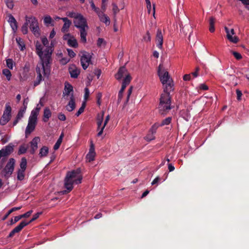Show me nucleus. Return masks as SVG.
<instances>
[{
	"instance_id": "44",
	"label": "nucleus",
	"mask_w": 249,
	"mask_h": 249,
	"mask_svg": "<svg viewBox=\"0 0 249 249\" xmlns=\"http://www.w3.org/2000/svg\"><path fill=\"white\" fill-rule=\"evenodd\" d=\"M5 3L7 7L10 9H13L14 4L13 0H5Z\"/></svg>"
},
{
	"instance_id": "14",
	"label": "nucleus",
	"mask_w": 249,
	"mask_h": 249,
	"mask_svg": "<svg viewBox=\"0 0 249 249\" xmlns=\"http://www.w3.org/2000/svg\"><path fill=\"white\" fill-rule=\"evenodd\" d=\"M29 223L26 221L21 222L18 226L15 227L9 233V237H13L16 233L19 232L26 226L28 225Z\"/></svg>"
},
{
	"instance_id": "21",
	"label": "nucleus",
	"mask_w": 249,
	"mask_h": 249,
	"mask_svg": "<svg viewBox=\"0 0 249 249\" xmlns=\"http://www.w3.org/2000/svg\"><path fill=\"white\" fill-rule=\"evenodd\" d=\"M131 80V77L130 75H127L126 77H124L122 83L121 89L119 92L123 93L124 90L125 89L126 87L129 85Z\"/></svg>"
},
{
	"instance_id": "20",
	"label": "nucleus",
	"mask_w": 249,
	"mask_h": 249,
	"mask_svg": "<svg viewBox=\"0 0 249 249\" xmlns=\"http://www.w3.org/2000/svg\"><path fill=\"white\" fill-rule=\"evenodd\" d=\"M131 80V77L130 75H127L126 77H124L122 83L121 89L119 92L123 93L124 90L125 89L126 87L129 85Z\"/></svg>"
},
{
	"instance_id": "42",
	"label": "nucleus",
	"mask_w": 249,
	"mask_h": 249,
	"mask_svg": "<svg viewBox=\"0 0 249 249\" xmlns=\"http://www.w3.org/2000/svg\"><path fill=\"white\" fill-rule=\"evenodd\" d=\"M27 150V147L26 146L25 144L20 145L19 148L18 154L19 155L24 154L26 153Z\"/></svg>"
},
{
	"instance_id": "34",
	"label": "nucleus",
	"mask_w": 249,
	"mask_h": 249,
	"mask_svg": "<svg viewBox=\"0 0 249 249\" xmlns=\"http://www.w3.org/2000/svg\"><path fill=\"white\" fill-rule=\"evenodd\" d=\"M25 177V171L18 169L17 172V179L18 180L22 181Z\"/></svg>"
},
{
	"instance_id": "63",
	"label": "nucleus",
	"mask_w": 249,
	"mask_h": 249,
	"mask_svg": "<svg viewBox=\"0 0 249 249\" xmlns=\"http://www.w3.org/2000/svg\"><path fill=\"white\" fill-rule=\"evenodd\" d=\"M92 9L96 13L98 16V17H99V15L100 16L103 13V12H102L99 8L96 7V6Z\"/></svg>"
},
{
	"instance_id": "47",
	"label": "nucleus",
	"mask_w": 249,
	"mask_h": 249,
	"mask_svg": "<svg viewBox=\"0 0 249 249\" xmlns=\"http://www.w3.org/2000/svg\"><path fill=\"white\" fill-rule=\"evenodd\" d=\"M155 134H153L150 131H149V133L144 137V139L147 141H151L155 139Z\"/></svg>"
},
{
	"instance_id": "52",
	"label": "nucleus",
	"mask_w": 249,
	"mask_h": 249,
	"mask_svg": "<svg viewBox=\"0 0 249 249\" xmlns=\"http://www.w3.org/2000/svg\"><path fill=\"white\" fill-rule=\"evenodd\" d=\"M41 214L42 212H38L35 213V214L33 215L32 218L29 222H27V223H29V224L30 223L37 219L39 217V215H41Z\"/></svg>"
},
{
	"instance_id": "54",
	"label": "nucleus",
	"mask_w": 249,
	"mask_h": 249,
	"mask_svg": "<svg viewBox=\"0 0 249 249\" xmlns=\"http://www.w3.org/2000/svg\"><path fill=\"white\" fill-rule=\"evenodd\" d=\"M20 219H21L20 215L16 216L14 217V219H11L10 221V224L13 225L18 222Z\"/></svg>"
},
{
	"instance_id": "60",
	"label": "nucleus",
	"mask_w": 249,
	"mask_h": 249,
	"mask_svg": "<svg viewBox=\"0 0 249 249\" xmlns=\"http://www.w3.org/2000/svg\"><path fill=\"white\" fill-rule=\"evenodd\" d=\"M89 91L88 88L85 89L84 99L85 101L87 100L89 96Z\"/></svg>"
},
{
	"instance_id": "37",
	"label": "nucleus",
	"mask_w": 249,
	"mask_h": 249,
	"mask_svg": "<svg viewBox=\"0 0 249 249\" xmlns=\"http://www.w3.org/2000/svg\"><path fill=\"white\" fill-rule=\"evenodd\" d=\"M53 22L52 18L50 16H46L44 18V23L46 26H48L50 24L53 25L52 23Z\"/></svg>"
},
{
	"instance_id": "49",
	"label": "nucleus",
	"mask_w": 249,
	"mask_h": 249,
	"mask_svg": "<svg viewBox=\"0 0 249 249\" xmlns=\"http://www.w3.org/2000/svg\"><path fill=\"white\" fill-rule=\"evenodd\" d=\"M108 0H102L101 9L103 13L106 11L107 6V2Z\"/></svg>"
},
{
	"instance_id": "55",
	"label": "nucleus",
	"mask_w": 249,
	"mask_h": 249,
	"mask_svg": "<svg viewBox=\"0 0 249 249\" xmlns=\"http://www.w3.org/2000/svg\"><path fill=\"white\" fill-rule=\"evenodd\" d=\"M231 53L237 60H240L242 58L241 54L238 52L232 51Z\"/></svg>"
},
{
	"instance_id": "58",
	"label": "nucleus",
	"mask_w": 249,
	"mask_h": 249,
	"mask_svg": "<svg viewBox=\"0 0 249 249\" xmlns=\"http://www.w3.org/2000/svg\"><path fill=\"white\" fill-rule=\"evenodd\" d=\"M105 45V41L104 39L99 38H98L97 42V45L98 47H101L102 45Z\"/></svg>"
},
{
	"instance_id": "43",
	"label": "nucleus",
	"mask_w": 249,
	"mask_h": 249,
	"mask_svg": "<svg viewBox=\"0 0 249 249\" xmlns=\"http://www.w3.org/2000/svg\"><path fill=\"white\" fill-rule=\"evenodd\" d=\"M28 22H27L25 20V22L24 23V24L22 25L21 27V31L22 33L24 35L27 34L28 32Z\"/></svg>"
},
{
	"instance_id": "18",
	"label": "nucleus",
	"mask_w": 249,
	"mask_h": 249,
	"mask_svg": "<svg viewBox=\"0 0 249 249\" xmlns=\"http://www.w3.org/2000/svg\"><path fill=\"white\" fill-rule=\"evenodd\" d=\"M61 19L64 22L62 28H61V32L63 33H67L71 24V22L67 18H61Z\"/></svg>"
},
{
	"instance_id": "40",
	"label": "nucleus",
	"mask_w": 249,
	"mask_h": 249,
	"mask_svg": "<svg viewBox=\"0 0 249 249\" xmlns=\"http://www.w3.org/2000/svg\"><path fill=\"white\" fill-rule=\"evenodd\" d=\"M2 73L6 77V78L8 81L11 79L12 74L10 71L8 69H3L2 70Z\"/></svg>"
},
{
	"instance_id": "27",
	"label": "nucleus",
	"mask_w": 249,
	"mask_h": 249,
	"mask_svg": "<svg viewBox=\"0 0 249 249\" xmlns=\"http://www.w3.org/2000/svg\"><path fill=\"white\" fill-rule=\"evenodd\" d=\"M73 90L72 86L69 83H65L64 91L63 92L64 95H69L71 91Z\"/></svg>"
},
{
	"instance_id": "28",
	"label": "nucleus",
	"mask_w": 249,
	"mask_h": 249,
	"mask_svg": "<svg viewBox=\"0 0 249 249\" xmlns=\"http://www.w3.org/2000/svg\"><path fill=\"white\" fill-rule=\"evenodd\" d=\"M49 153V148L46 146H43L39 150V156L40 158H43L47 156Z\"/></svg>"
},
{
	"instance_id": "6",
	"label": "nucleus",
	"mask_w": 249,
	"mask_h": 249,
	"mask_svg": "<svg viewBox=\"0 0 249 249\" xmlns=\"http://www.w3.org/2000/svg\"><path fill=\"white\" fill-rule=\"evenodd\" d=\"M12 108L9 103H6L3 115L0 120V124L2 125L6 124L10 120Z\"/></svg>"
},
{
	"instance_id": "31",
	"label": "nucleus",
	"mask_w": 249,
	"mask_h": 249,
	"mask_svg": "<svg viewBox=\"0 0 249 249\" xmlns=\"http://www.w3.org/2000/svg\"><path fill=\"white\" fill-rule=\"evenodd\" d=\"M109 119H110V116L109 115H108L106 117V119L104 121V125L101 127L100 131H99V132L97 134V136L99 137V136H101L106 125L107 124L108 121L109 120Z\"/></svg>"
},
{
	"instance_id": "24",
	"label": "nucleus",
	"mask_w": 249,
	"mask_h": 249,
	"mask_svg": "<svg viewBox=\"0 0 249 249\" xmlns=\"http://www.w3.org/2000/svg\"><path fill=\"white\" fill-rule=\"evenodd\" d=\"M51 116L52 112L50 108L48 107H45L43 111V121L45 123L47 122Z\"/></svg>"
},
{
	"instance_id": "13",
	"label": "nucleus",
	"mask_w": 249,
	"mask_h": 249,
	"mask_svg": "<svg viewBox=\"0 0 249 249\" xmlns=\"http://www.w3.org/2000/svg\"><path fill=\"white\" fill-rule=\"evenodd\" d=\"M40 139L38 137H35L30 142L31 149H30V153L31 154H35V152L38 148V143L40 142Z\"/></svg>"
},
{
	"instance_id": "8",
	"label": "nucleus",
	"mask_w": 249,
	"mask_h": 249,
	"mask_svg": "<svg viewBox=\"0 0 249 249\" xmlns=\"http://www.w3.org/2000/svg\"><path fill=\"white\" fill-rule=\"evenodd\" d=\"M91 56L89 53L84 52L81 59L80 61L84 70H86L89 66L91 61Z\"/></svg>"
},
{
	"instance_id": "56",
	"label": "nucleus",
	"mask_w": 249,
	"mask_h": 249,
	"mask_svg": "<svg viewBox=\"0 0 249 249\" xmlns=\"http://www.w3.org/2000/svg\"><path fill=\"white\" fill-rule=\"evenodd\" d=\"M28 102H29V99L28 98L25 99L23 101V107L21 108L26 110L27 109V107Z\"/></svg>"
},
{
	"instance_id": "4",
	"label": "nucleus",
	"mask_w": 249,
	"mask_h": 249,
	"mask_svg": "<svg viewBox=\"0 0 249 249\" xmlns=\"http://www.w3.org/2000/svg\"><path fill=\"white\" fill-rule=\"evenodd\" d=\"M73 23L74 26L79 30L81 41L86 43L87 42V32L89 29L87 19L81 14H80L73 20Z\"/></svg>"
},
{
	"instance_id": "22",
	"label": "nucleus",
	"mask_w": 249,
	"mask_h": 249,
	"mask_svg": "<svg viewBox=\"0 0 249 249\" xmlns=\"http://www.w3.org/2000/svg\"><path fill=\"white\" fill-rule=\"evenodd\" d=\"M25 111V110L20 108L15 120L13 122V126L16 125L18 123L19 121L23 117Z\"/></svg>"
},
{
	"instance_id": "46",
	"label": "nucleus",
	"mask_w": 249,
	"mask_h": 249,
	"mask_svg": "<svg viewBox=\"0 0 249 249\" xmlns=\"http://www.w3.org/2000/svg\"><path fill=\"white\" fill-rule=\"evenodd\" d=\"M85 107H86V103H85V102H84L82 103L81 107L78 109V111L76 113L75 115L76 116H79L82 113H83L84 112Z\"/></svg>"
},
{
	"instance_id": "2",
	"label": "nucleus",
	"mask_w": 249,
	"mask_h": 249,
	"mask_svg": "<svg viewBox=\"0 0 249 249\" xmlns=\"http://www.w3.org/2000/svg\"><path fill=\"white\" fill-rule=\"evenodd\" d=\"M158 75L161 83L165 86L164 92L161 95L159 105L160 112L161 114H164L165 111L171 109L170 92L173 89V84L168 72L163 70V66L161 64L159 66Z\"/></svg>"
},
{
	"instance_id": "29",
	"label": "nucleus",
	"mask_w": 249,
	"mask_h": 249,
	"mask_svg": "<svg viewBox=\"0 0 249 249\" xmlns=\"http://www.w3.org/2000/svg\"><path fill=\"white\" fill-rule=\"evenodd\" d=\"M104 116V112L103 111L101 113L98 114L97 117V124L98 125V129H99L101 127L102 122Z\"/></svg>"
},
{
	"instance_id": "7",
	"label": "nucleus",
	"mask_w": 249,
	"mask_h": 249,
	"mask_svg": "<svg viewBox=\"0 0 249 249\" xmlns=\"http://www.w3.org/2000/svg\"><path fill=\"white\" fill-rule=\"evenodd\" d=\"M15 164V160L13 158H10L2 170L3 176L6 178H9L13 173Z\"/></svg>"
},
{
	"instance_id": "16",
	"label": "nucleus",
	"mask_w": 249,
	"mask_h": 249,
	"mask_svg": "<svg viewBox=\"0 0 249 249\" xmlns=\"http://www.w3.org/2000/svg\"><path fill=\"white\" fill-rule=\"evenodd\" d=\"M127 75H130L128 73L127 69L124 67H122L119 69L115 77L117 80H120L124 76L125 77Z\"/></svg>"
},
{
	"instance_id": "48",
	"label": "nucleus",
	"mask_w": 249,
	"mask_h": 249,
	"mask_svg": "<svg viewBox=\"0 0 249 249\" xmlns=\"http://www.w3.org/2000/svg\"><path fill=\"white\" fill-rule=\"evenodd\" d=\"M112 5L113 6L112 10L113 12L114 18H116V15L119 12L120 9H119L117 5L115 3H113L112 4Z\"/></svg>"
},
{
	"instance_id": "41",
	"label": "nucleus",
	"mask_w": 249,
	"mask_h": 249,
	"mask_svg": "<svg viewBox=\"0 0 249 249\" xmlns=\"http://www.w3.org/2000/svg\"><path fill=\"white\" fill-rule=\"evenodd\" d=\"M172 118L171 117H168L166 119H164L160 124V126L169 124L172 121Z\"/></svg>"
},
{
	"instance_id": "53",
	"label": "nucleus",
	"mask_w": 249,
	"mask_h": 249,
	"mask_svg": "<svg viewBox=\"0 0 249 249\" xmlns=\"http://www.w3.org/2000/svg\"><path fill=\"white\" fill-rule=\"evenodd\" d=\"M151 39V35L149 31L146 32L145 36H143V40L145 42H150Z\"/></svg>"
},
{
	"instance_id": "11",
	"label": "nucleus",
	"mask_w": 249,
	"mask_h": 249,
	"mask_svg": "<svg viewBox=\"0 0 249 249\" xmlns=\"http://www.w3.org/2000/svg\"><path fill=\"white\" fill-rule=\"evenodd\" d=\"M155 40L158 48L160 50H162L163 42V34L160 29H158L157 31Z\"/></svg>"
},
{
	"instance_id": "50",
	"label": "nucleus",
	"mask_w": 249,
	"mask_h": 249,
	"mask_svg": "<svg viewBox=\"0 0 249 249\" xmlns=\"http://www.w3.org/2000/svg\"><path fill=\"white\" fill-rule=\"evenodd\" d=\"M159 126H160V124L155 123L154 124H153L152 126L149 131H150L153 134H155L156 132L157 129H158V128Z\"/></svg>"
},
{
	"instance_id": "38",
	"label": "nucleus",
	"mask_w": 249,
	"mask_h": 249,
	"mask_svg": "<svg viewBox=\"0 0 249 249\" xmlns=\"http://www.w3.org/2000/svg\"><path fill=\"white\" fill-rule=\"evenodd\" d=\"M27 167V160L25 158H22L20 163V170L25 171Z\"/></svg>"
},
{
	"instance_id": "12",
	"label": "nucleus",
	"mask_w": 249,
	"mask_h": 249,
	"mask_svg": "<svg viewBox=\"0 0 249 249\" xmlns=\"http://www.w3.org/2000/svg\"><path fill=\"white\" fill-rule=\"evenodd\" d=\"M14 145L12 143H10L6 146L4 148L0 150V159L2 157H6L9 155L14 150Z\"/></svg>"
},
{
	"instance_id": "1",
	"label": "nucleus",
	"mask_w": 249,
	"mask_h": 249,
	"mask_svg": "<svg viewBox=\"0 0 249 249\" xmlns=\"http://www.w3.org/2000/svg\"><path fill=\"white\" fill-rule=\"evenodd\" d=\"M42 50L43 47L39 43H37L36 53L40 58V62L37 65L36 69L37 77L34 83V87L38 86L44 80L43 75L48 77L50 73L53 49L51 47H49L44 52H43Z\"/></svg>"
},
{
	"instance_id": "33",
	"label": "nucleus",
	"mask_w": 249,
	"mask_h": 249,
	"mask_svg": "<svg viewBox=\"0 0 249 249\" xmlns=\"http://www.w3.org/2000/svg\"><path fill=\"white\" fill-rule=\"evenodd\" d=\"M16 40L19 47L20 50L23 51L25 48V46L22 39L20 37H17Z\"/></svg>"
},
{
	"instance_id": "32",
	"label": "nucleus",
	"mask_w": 249,
	"mask_h": 249,
	"mask_svg": "<svg viewBox=\"0 0 249 249\" xmlns=\"http://www.w3.org/2000/svg\"><path fill=\"white\" fill-rule=\"evenodd\" d=\"M214 23H215V18L213 17H211L210 18V20H209V24H210L209 31L211 33H213L214 32V30H215Z\"/></svg>"
},
{
	"instance_id": "45",
	"label": "nucleus",
	"mask_w": 249,
	"mask_h": 249,
	"mask_svg": "<svg viewBox=\"0 0 249 249\" xmlns=\"http://www.w3.org/2000/svg\"><path fill=\"white\" fill-rule=\"evenodd\" d=\"M80 13H75L74 12H68L67 13V15L71 18H73L75 19L77 17H78Z\"/></svg>"
},
{
	"instance_id": "17",
	"label": "nucleus",
	"mask_w": 249,
	"mask_h": 249,
	"mask_svg": "<svg viewBox=\"0 0 249 249\" xmlns=\"http://www.w3.org/2000/svg\"><path fill=\"white\" fill-rule=\"evenodd\" d=\"M8 22L10 24L13 32L15 33L18 30V23L15 18L11 14L8 15Z\"/></svg>"
},
{
	"instance_id": "61",
	"label": "nucleus",
	"mask_w": 249,
	"mask_h": 249,
	"mask_svg": "<svg viewBox=\"0 0 249 249\" xmlns=\"http://www.w3.org/2000/svg\"><path fill=\"white\" fill-rule=\"evenodd\" d=\"M33 213V211L31 210V211H29L26 212V213H25L23 214H21L20 215L21 218H24V217H28L29 216H30V215L31 214V213Z\"/></svg>"
},
{
	"instance_id": "59",
	"label": "nucleus",
	"mask_w": 249,
	"mask_h": 249,
	"mask_svg": "<svg viewBox=\"0 0 249 249\" xmlns=\"http://www.w3.org/2000/svg\"><path fill=\"white\" fill-rule=\"evenodd\" d=\"M67 50L68 53V55L70 57L72 58L75 56V53L72 50L70 49H67Z\"/></svg>"
},
{
	"instance_id": "51",
	"label": "nucleus",
	"mask_w": 249,
	"mask_h": 249,
	"mask_svg": "<svg viewBox=\"0 0 249 249\" xmlns=\"http://www.w3.org/2000/svg\"><path fill=\"white\" fill-rule=\"evenodd\" d=\"M6 66L10 69L13 68V61L12 59H7L6 60Z\"/></svg>"
},
{
	"instance_id": "35",
	"label": "nucleus",
	"mask_w": 249,
	"mask_h": 249,
	"mask_svg": "<svg viewBox=\"0 0 249 249\" xmlns=\"http://www.w3.org/2000/svg\"><path fill=\"white\" fill-rule=\"evenodd\" d=\"M41 42L43 45H42L39 42L37 41L36 42V45L37 43H39L43 47V51H44L45 48H46V46H48L49 42L48 39L46 37H42L41 38Z\"/></svg>"
},
{
	"instance_id": "10",
	"label": "nucleus",
	"mask_w": 249,
	"mask_h": 249,
	"mask_svg": "<svg viewBox=\"0 0 249 249\" xmlns=\"http://www.w3.org/2000/svg\"><path fill=\"white\" fill-rule=\"evenodd\" d=\"M225 32L227 34V38L231 42L236 43L238 42L239 39L237 36H234L235 34L234 30L233 29H231L230 30L227 27L224 28Z\"/></svg>"
},
{
	"instance_id": "30",
	"label": "nucleus",
	"mask_w": 249,
	"mask_h": 249,
	"mask_svg": "<svg viewBox=\"0 0 249 249\" xmlns=\"http://www.w3.org/2000/svg\"><path fill=\"white\" fill-rule=\"evenodd\" d=\"M67 43L69 46L71 47L77 48L78 47L77 40L74 37V36H73L71 39H69Z\"/></svg>"
},
{
	"instance_id": "62",
	"label": "nucleus",
	"mask_w": 249,
	"mask_h": 249,
	"mask_svg": "<svg viewBox=\"0 0 249 249\" xmlns=\"http://www.w3.org/2000/svg\"><path fill=\"white\" fill-rule=\"evenodd\" d=\"M58 118L61 121H64L66 119V116L62 113H60L58 115Z\"/></svg>"
},
{
	"instance_id": "36",
	"label": "nucleus",
	"mask_w": 249,
	"mask_h": 249,
	"mask_svg": "<svg viewBox=\"0 0 249 249\" xmlns=\"http://www.w3.org/2000/svg\"><path fill=\"white\" fill-rule=\"evenodd\" d=\"M22 208L21 206L18 207H14L11 209L7 213L4 215V216L3 217L2 220H5L8 216L10 214H12V213H13L14 211H18L20 210Z\"/></svg>"
},
{
	"instance_id": "57",
	"label": "nucleus",
	"mask_w": 249,
	"mask_h": 249,
	"mask_svg": "<svg viewBox=\"0 0 249 249\" xmlns=\"http://www.w3.org/2000/svg\"><path fill=\"white\" fill-rule=\"evenodd\" d=\"M73 37V36H72L69 33H68V34H65L63 36V39L64 40H67V42H68V40L69 39H71V38H72V37Z\"/></svg>"
},
{
	"instance_id": "25",
	"label": "nucleus",
	"mask_w": 249,
	"mask_h": 249,
	"mask_svg": "<svg viewBox=\"0 0 249 249\" xmlns=\"http://www.w3.org/2000/svg\"><path fill=\"white\" fill-rule=\"evenodd\" d=\"M75 107V104L74 101V98L73 95L72 94L71 98L70 100L66 106V109L69 111H72Z\"/></svg>"
},
{
	"instance_id": "15",
	"label": "nucleus",
	"mask_w": 249,
	"mask_h": 249,
	"mask_svg": "<svg viewBox=\"0 0 249 249\" xmlns=\"http://www.w3.org/2000/svg\"><path fill=\"white\" fill-rule=\"evenodd\" d=\"M96 155V153L95 152L94 146L93 143H91L89 153L87 154L86 156V160L88 162H91L93 161L95 159V157Z\"/></svg>"
},
{
	"instance_id": "39",
	"label": "nucleus",
	"mask_w": 249,
	"mask_h": 249,
	"mask_svg": "<svg viewBox=\"0 0 249 249\" xmlns=\"http://www.w3.org/2000/svg\"><path fill=\"white\" fill-rule=\"evenodd\" d=\"M63 137V134H61V135L60 136L59 139L57 140L56 142L55 143V144L53 146V149L55 150H57L59 148L60 145L62 142Z\"/></svg>"
},
{
	"instance_id": "5",
	"label": "nucleus",
	"mask_w": 249,
	"mask_h": 249,
	"mask_svg": "<svg viewBox=\"0 0 249 249\" xmlns=\"http://www.w3.org/2000/svg\"><path fill=\"white\" fill-rule=\"evenodd\" d=\"M25 20L28 22L30 30L35 35H39V28L37 19L33 16L25 17Z\"/></svg>"
},
{
	"instance_id": "64",
	"label": "nucleus",
	"mask_w": 249,
	"mask_h": 249,
	"mask_svg": "<svg viewBox=\"0 0 249 249\" xmlns=\"http://www.w3.org/2000/svg\"><path fill=\"white\" fill-rule=\"evenodd\" d=\"M199 89L206 90L208 89V87L205 84H201L199 86Z\"/></svg>"
},
{
	"instance_id": "3",
	"label": "nucleus",
	"mask_w": 249,
	"mask_h": 249,
	"mask_svg": "<svg viewBox=\"0 0 249 249\" xmlns=\"http://www.w3.org/2000/svg\"><path fill=\"white\" fill-rule=\"evenodd\" d=\"M82 180V176L80 168L68 172L64 179V186L67 190L64 191L63 193L66 194L71 192L73 188V184H80Z\"/></svg>"
},
{
	"instance_id": "9",
	"label": "nucleus",
	"mask_w": 249,
	"mask_h": 249,
	"mask_svg": "<svg viewBox=\"0 0 249 249\" xmlns=\"http://www.w3.org/2000/svg\"><path fill=\"white\" fill-rule=\"evenodd\" d=\"M37 118L30 116L29 118L28 125L26 128L25 134H30L35 128Z\"/></svg>"
},
{
	"instance_id": "23",
	"label": "nucleus",
	"mask_w": 249,
	"mask_h": 249,
	"mask_svg": "<svg viewBox=\"0 0 249 249\" xmlns=\"http://www.w3.org/2000/svg\"><path fill=\"white\" fill-rule=\"evenodd\" d=\"M43 106V104L40 101L39 104H37L36 107L31 111L30 116L37 118L41 107Z\"/></svg>"
},
{
	"instance_id": "26",
	"label": "nucleus",
	"mask_w": 249,
	"mask_h": 249,
	"mask_svg": "<svg viewBox=\"0 0 249 249\" xmlns=\"http://www.w3.org/2000/svg\"><path fill=\"white\" fill-rule=\"evenodd\" d=\"M99 18L101 22L106 24V25H109L110 23L109 18L104 13H103L100 16L99 15Z\"/></svg>"
},
{
	"instance_id": "19",
	"label": "nucleus",
	"mask_w": 249,
	"mask_h": 249,
	"mask_svg": "<svg viewBox=\"0 0 249 249\" xmlns=\"http://www.w3.org/2000/svg\"><path fill=\"white\" fill-rule=\"evenodd\" d=\"M69 71L71 76L73 78H77L79 75L80 71L75 65H71L69 67Z\"/></svg>"
}]
</instances>
